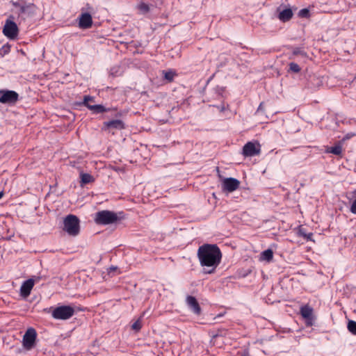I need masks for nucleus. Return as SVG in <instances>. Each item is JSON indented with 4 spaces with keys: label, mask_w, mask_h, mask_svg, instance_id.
Instances as JSON below:
<instances>
[{
    "label": "nucleus",
    "mask_w": 356,
    "mask_h": 356,
    "mask_svg": "<svg viewBox=\"0 0 356 356\" xmlns=\"http://www.w3.org/2000/svg\"><path fill=\"white\" fill-rule=\"evenodd\" d=\"M197 257L204 274L215 273L221 262L222 252L216 244L204 243L198 248Z\"/></svg>",
    "instance_id": "obj_1"
},
{
    "label": "nucleus",
    "mask_w": 356,
    "mask_h": 356,
    "mask_svg": "<svg viewBox=\"0 0 356 356\" xmlns=\"http://www.w3.org/2000/svg\"><path fill=\"white\" fill-rule=\"evenodd\" d=\"M123 212L118 213L108 210H103L95 213V221L97 225H110L123 218Z\"/></svg>",
    "instance_id": "obj_2"
},
{
    "label": "nucleus",
    "mask_w": 356,
    "mask_h": 356,
    "mask_svg": "<svg viewBox=\"0 0 356 356\" xmlns=\"http://www.w3.org/2000/svg\"><path fill=\"white\" fill-rule=\"evenodd\" d=\"M63 231L70 236H76L80 232V220L77 216L69 214L63 219Z\"/></svg>",
    "instance_id": "obj_3"
},
{
    "label": "nucleus",
    "mask_w": 356,
    "mask_h": 356,
    "mask_svg": "<svg viewBox=\"0 0 356 356\" xmlns=\"http://www.w3.org/2000/svg\"><path fill=\"white\" fill-rule=\"evenodd\" d=\"M75 314L74 308L70 305H62L56 307L51 316L55 319L67 320L73 316Z\"/></svg>",
    "instance_id": "obj_4"
},
{
    "label": "nucleus",
    "mask_w": 356,
    "mask_h": 356,
    "mask_svg": "<svg viewBox=\"0 0 356 356\" xmlns=\"http://www.w3.org/2000/svg\"><path fill=\"white\" fill-rule=\"evenodd\" d=\"M261 153V145L257 141H249L243 147L242 154L245 157H252Z\"/></svg>",
    "instance_id": "obj_5"
},
{
    "label": "nucleus",
    "mask_w": 356,
    "mask_h": 356,
    "mask_svg": "<svg viewBox=\"0 0 356 356\" xmlns=\"http://www.w3.org/2000/svg\"><path fill=\"white\" fill-rule=\"evenodd\" d=\"M19 99V95L14 90H0V102L4 104H15Z\"/></svg>",
    "instance_id": "obj_6"
},
{
    "label": "nucleus",
    "mask_w": 356,
    "mask_h": 356,
    "mask_svg": "<svg viewBox=\"0 0 356 356\" xmlns=\"http://www.w3.org/2000/svg\"><path fill=\"white\" fill-rule=\"evenodd\" d=\"M37 332L33 327H29L23 337V346L26 350H31L35 346Z\"/></svg>",
    "instance_id": "obj_7"
},
{
    "label": "nucleus",
    "mask_w": 356,
    "mask_h": 356,
    "mask_svg": "<svg viewBox=\"0 0 356 356\" xmlns=\"http://www.w3.org/2000/svg\"><path fill=\"white\" fill-rule=\"evenodd\" d=\"M19 29L15 22L7 19L3 29V33L10 39H15L18 35Z\"/></svg>",
    "instance_id": "obj_8"
},
{
    "label": "nucleus",
    "mask_w": 356,
    "mask_h": 356,
    "mask_svg": "<svg viewBox=\"0 0 356 356\" xmlns=\"http://www.w3.org/2000/svg\"><path fill=\"white\" fill-rule=\"evenodd\" d=\"M240 185V181L235 178H225L222 181V190L227 192L236 191Z\"/></svg>",
    "instance_id": "obj_9"
},
{
    "label": "nucleus",
    "mask_w": 356,
    "mask_h": 356,
    "mask_svg": "<svg viewBox=\"0 0 356 356\" xmlns=\"http://www.w3.org/2000/svg\"><path fill=\"white\" fill-rule=\"evenodd\" d=\"M35 280L30 278L24 281L20 287V296L26 298L31 294V290L34 286Z\"/></svg>",
    "instance_id": "obj_10"
},
{
    "label": "nucleus",
    "mask_w": 356,
    "mask_h": 356,
    "mask_svg": "<svg viewBox=\"0 0 356 356\" xmlns=\"http://www.w3.org/2000/svg\"><path fill=\"white\" fill-rule=\"evenodd\" d=\"M92 18L90 13H81L79 17V27L82 29H87L92 26Z\"/></svg>",
    "instance_id": "obj_11"
},
{
    "label": "nucleus",
    "mask_w": 356,
    "mask_h": 356,
    "mask_svg": "<svg viewBox=\"0 0 356 356\" xmlns=\"http://www.w3.org/2000/svg\"><path fill=\"white\" fill-rule=\"evenodd\" d=\"M118 129L122 130L125 129V124L121 120H113L110 121H106L103 123V130L108 129Z\"/></svg>",
    "instance_id": "obj_12"
},
{
    "label": "nucleus",
    "mask_w": 356,
    "mask_h": 356,
    "mask_svg": "<svg viewBox=\"0 0 356 356\" xmlns=\"http://www.w3.org/2000/svg\"><path fill=\"white\" fill-rule=\"evenodd\" d=\"M277 18L282 22H289L293 16V10L290 8H286L281 10V7L277 8Z\"/></svg>",
    "instance_id": "obj_13"
},
{
    "label": "nucleus",
    "mask_w": 356,
    "mask_h": 356,
    "mask_svg": "<svg viewBox=\"0 0 356 356\" xmlns=\"http://www.w3.org/2000/svg\"><path fill=\"white\" fill-rule=\"evenodd\" d=\"M186 303L190 309L195 314H200L201 313V307L197 300V299L192 296H188L186 298Z\"/></svg>",
    "instance_id": "obj_14"
},
{
    "label": "nucleus",
    "mask_w": 356,
    "mask_h": 356,
    "mask_svg": "<svg viewBox=\"0 0 356 356\" xmlns=\"http://www.w3.org/2000/svg\"><path fill=\"white\" fill-rule=\"evenodd\" d=\"M88 108L92 112L93 114H99L105 112L116 111L114 108H107L102 104H95L92 106H88Z\"/></svg>",
    "instance_id": "obj_15"
},
{
    "label": "nucleus",
    "mask_w": 356,
    "mask_h": 356,
    "mask_svg": "<svg viewBox=\"0 0 356 356\" xmlns=\"http://www.w3.org/2000/svg\"><path fill=\"white\" fill-rule=\"evenodd\" d=\"M35 11V6L33 3H28L26 5H22L20 9L18 11V15H31Z\"/></svg>",
    "instance_id": "obj_16"
},
{
    "label": "nucleus",
    "mask_w": 356,
    "mask_h": 356,
    "mask_svg": "<svg viewBox=\"0 0 356 356\" xmlns=\"http://www.w3.org/2000/svg\"><path fill=\"white\" fill-rule=\"evenodd\" d=\"M300 312L306 320H312L313 309L308 305L301 307Z\"/></svg>",
    "instance_id": "obj_17"
},
{
    "label": "nucleus",
    "mask_w": 356,
    "mask_h": 356,
    "mask_svg": "<svg viewBox=\"0 0 356 356\" xmlns=\"http://www.w3.org/2000/svg\"><path fill=\"white\" fill-rule=\"evenodd\" d=\"M327 153H332L334 155H340L342 152V147L340 144H337L334 147H328L326 150Z\"/></svg>",
    "instance_id": "obj_18"
},
{
    "label": "nucleus",
    "mask_w": 356,
    "mask_h": 356,
    "mask_svg": "<svg viewBox=\"0 0 356 356\" xmlns=\"http://www.w3.org/2000/svg\"><path fill=\"white\" fill-rule=\"evenodd\" d=\"M273 252L270 249L263 251L261 254V259L267 261H270L273 259Z\"/></svg>",
    "instance_id": "obj_19"
},
{
    "label": "nucleus",
    "mask_w": 356,
    "mask_h": 356,
    "mask_svg": "<svg viewBox=\"0 0 356 356\" xmlns=\"http://www.w3.org/2000/svg\"><path fill=\"white\" fill-rule=\"evenodd\" d=\"M94 181L93 177L88 173L81 174V181L82 184H87Z\"/></svg>",
    "instance_id": "obj_20"
},
{
    "label": "nucleus",
    "mask_w": 356,
    "mask_h": 356,
    "mask_svg": "<svg viewBox=\"0 0 356 356\" xmlns=\"http://www.w3.org/2000/svg\"><path fill=\"white\" fill-rule=\"evenodd\" d=\"M150 6L149 4L141 2L138 4V8L144 14L147 13L150 10Z\"/></svg>",
    "instance_id": "obj_21"
},
{
    "label": "nucleus",
    "mask_w": 356,
    "mask_h": 356,
    "mask_svg": "<svg viewBox=\"0 0 356 356\" xmlns=\"http://www.w3.org/2000/svg\"><path fill=\"white\" fill-rule=\"evenodd\" d=\"M95 97L90 95H85L83 97V101L82 102V105L88 108V106H92L90 104V102H94Z\"/></svg>",
    "instance_id": "obj_22"
},
{
    "label": "nucleus",
    "mask_w": 356,
    "mask_h": 356,
    "mask_svg": "<svg viewBox=\"0 0 356 356\" xmlns=\"http://www.w3.org/2000/svg\"><path fill=\"white\" fill-rule=\"evenodd\" d=\"M163 74H164V78L169 82H171L173 81V79L175 77V73L172 71V70H169V71H163Z\"/></svg>",
    "instance_id": "obj_23"
},
{
    "label": "nucleus",
    "mask_w": 356,
    "mask_h": 356,
    "mask_svg": "<svg viewBox=\"0 0 356 356\" xmlns=\"http://www.w3.org/2000/svg\"><path fill=\"white\" fill-rule=\"evenodd\" d=\"M348 329L350 332L356 335V321H349L348 323Z\"/></svg>",
    "instance_id": "obj_24"
},
{
    "label": "nucleus",
    "mask_w": 356,
    "mask_h": 356,
    "mask_svg": "<svg viewBox=\"0 0 356 356\" xmlns=\"http://www.w3.org/2000/svg\"><path fill=\"white\" fill-rule=\"evenodd\" d=\"M298 15L301 18H308L310 16L309 10L308 8H302L299 10Z\"/></svg>",
    "instance_id": "obj_25"
},
{
    "label": "nucleus",
    "mask_w": 356,
    "mask_h": 356,
    "mask_svg": "<svg viewBox=\"0 0 356 356\" xmlns=\"http://www.w3.org/2000/svg\"><path fill=\"white\" fill-rule=\"evenodd\" d=\"M301 68L300 66L296 63H289V70L291 72L298 73L300 72Z\"/></svg>",
    "instance_id": "obj_26"
},
{
    "label": "nucleus",
    "mask_w": 356,
    "mask_h": 356,
    "mask_svg": "<svg viewBox=\"0 0 356 356\" xmlns=\"http://www.w3.org/2000/svg\"><path fill=\"white\" fill-rule=\"evenodd\" d=\"M293 55L306 56V52L300 47H294L292 51Z\"/></svg>",
    "instance_id": "obj_27"
},
{
    "label": "nucleus",
    "mask_w": 356,
    "mask_h": 356,
    "mask_svg": "<svg viewBox=\"0 0 356 356\" xmlns=\"http://www.w3.org/2000/svg\"><path fill=\"white\" fill-rule=\"evenodd\" d=\"M10 51V45L7 43L2 46V47L0 50V54L2 56H4L6 54H8Z\"/></svg>",
    "instance_id": "obj_28"
},
{
    "label": "nucleus",
    "mask_w": 356,
    "mask_h": 356,
    "mask_svg": "<svg viewBox=\"0 0 356 356\" xmlns=\"http://www.w3.org/2000/svg\"><path fill=\"white\" fill-rule=\"evenodd\" d=\"M353 197H355V199L353 200L351 207H350V211L353 214H356V189L353 193Z\"/></svg>",
    "instance_id": "obj_29"
},
{
    "label": "nucleus",
    "mask_w": 356,
    "mask_h": 356,
    "mask_svg": "<svg viewBox=\"0 0 356 356\" xmlns=\"http://www.w3.org/2000/svg\"><path fill=\"white\" fill-rule=\"evenodd\" d=\"M141 327H142V324H141L140 319H138L131 325V328L136 332H138L141 329Z\"/></svg>",
    "instance_id": "obj_30"
},
{
    "label": "nucleus",
    "mask_w": 356,
    "mask_h": 356,
    "mask_svg": "<svg viewBox=\"0 0 356 356\" xmlns=\"http://www.w3.org/2000/svg\"><path fill=\"white\" fill-rule=\"evenodd\" d=\"M216 92L218 96H222V94L225 91V88L223 87L217 86L215 88Z\"/></svg>",
    "instance_id": "obj_31"
},
{
    "label": "nucleus",
    "mask_w": 356,
    "mask_h": 356,
    "mask_svg": "<svg viewBox=\"0 0 356 356\" xmlns=\"http://www.w3.org/2000/svg\"><path fill=\"white\" fill-rule=\"evenodd\" d=\"M153 1L152 3H151V6L157 7L162 4L161 0H152Z\"/></svg>",
    "instance_id": "obj_32"
},
{
    "label": "nucleus",
    "mask_w": 356,
    "mask_h": 356,
    "mask_svg": "<svg viewBox=\"0 0 356 356\" xmlns=\"http://www.w3.org/2000/svg\"><path fill=\"white\" fill-rule=\"evenodd\" d=\"M12 5L15 7V8H19V10L20 9V8L22 7V4H20L19 2H14L13 1L12 2Z\"/></svg>",
    "instance_id": "obj_33"
},
{
    "label": "nucleus",
    "mask_w": 356,
    "mask_h": 356,
    "mask_svg": "<svg viewBox=\"0 0 356 356\" xmlns=\"http://www.w3.org/2000/svg\"><path fill=\"white\" fill-rule=\"evenodd\" d=\"M217 108L220 112H223L225 110V106L223 104L221 106H218Z\"/></svg>",
    "instance_id": "obj_34"
},
{
    "label": "nucleus",
    "mask_w": 356,
    "mask_h": 356,
    "mask_svg": "<svg viewBox=\"0 0 356 356\" xmlns=\"http://www.w3.org/2000/svg\"><path fill=\"white\" fill-rule=\"evenodd\" d=\"M263 106H264V103H263V102H261V103L259 104V107H258V108H257V111H258V112H259V111H261V110L263 109Z\"/></svg>",
    "instance_id": "obj_35"
},
{
    "label": "nucleus",
    "mask_w": 356,
    "mask_h": 356,
    "mask_svg": "<svg viewBox=\"0 0 356 356\" xmlns=\"http://www.w3.org/2000/svg\"><path fill=\"white\" fill-rule=\"evenodd\" d=\"M312 236V233H309V234L307 235H305V237L307 238V239H309L311 238V236Z\"/></svg>",
    "instance_id": "obj_36"
},
{
    "label": "nucleus",
    "mask_w": 356,
    "mask_h": 356,
    "mask_svg": "<svg viewBox=\"0 0 356 356\" xmlns=\"http://www.w3.org/2000/svg\"><path fill=\"white\" fill-rule=\"evenodd\" d=\"M121 115H121V113H117L115 115V117H120Z\"/></svg>",
    "instance_id": "obj_37"
},
{
    "label": "nucleus",
    "mask_w": 356,
    "mask_h": 356,
    "mask_svg": "<svg viewBox=\"0 0 356 356\" xmlns=\"http://www.w3.org/2000/svg\"><path fill=\"white\" fill-rule=\"evenodd\" d=\"M2 196H3V193L0 192V199L2 197Z\"/></svg>",
    "instance_id": "obj_38"
},
{
    "label": "nucleus",
    "mask_w": 356,
    "mask_h": 356,
    "mask_svg": "<svg viewBox=\"0 0 356 356\" xmlns=\"http://www.w3.org/2000/svg\"><path fill=\"white\" fill-rule=\"evenodd\" d=\"M39 280H40V277H38L36 278V280H37V281H38Z\"/></svg>",
    "instance_id": "obj_39"
},
{
    "label": "nucleus",
    "mask_w": 356,
    "mask_h": 356,
    "mask_svg": "<svg viewBox=\"0 0 356 356\" xmlns=\"http://www.w3.org/2000/svg\"><path fill=\"white\" fill-rule=\"evenodd\" d=\"M242 356H248V354H243Z\"/></svg>",
    "instance_id": "obj_40"
}]
</instances>
